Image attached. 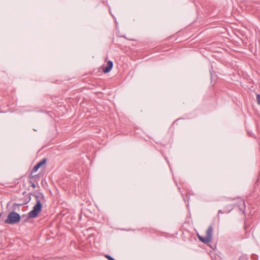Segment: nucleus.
<instances>
[{"instance_id":"6","label":"nucleus","mask_w":260,"mask_h":260,"mask_svg":"<svg viewBox=\"0 0 260 260\" xmlns=\"http://www.w3.org/2000/svg\"><path fill=\"white\" fill-rule=\"evenodd\" d=\"M105 257L109 260H115L113 257L108 254L105 255Z\"/></svg>"},{"instance_id":"1","label":"nucleus","mask_w":260,"mask_h":260,"mask_svg":"<svg viewBox=\"0 0 260 260\" xmlns=\"http://www.w3.org/2000/svg\"><path fill=\"white\" fill-rule=\"evenodd\" d=\"M34 196L36 200V204L34 206L33 209L28 213L29 218H35L38 215L42 208V202L45 201V197L41 192L34 194Z\"/></svg>"},{"instance_id":"4","label":"nucleus","mask_w":260,"mask_h":260,"mask_svg":"<svg viewBox=\"0 0 260 260\" xmlns=\"http://www.w3.org/2000/svg\"><path fill=\"white\" fill-rule=\"evenodd\" d=\"M46 162V159L45 158L43 159L41 161L38 162L37 165H36L32 169L31 173H35L37 172L38 169L43 165H44Z\"/></svg>"},{"instance_id":"9","label":"nucleus","mask_w":260,"mask_h":260,"mask_svg":"<svg viewBox=\"0 0 260 260\" xmlns=\"http://www.w3.org/2000/svg\"><path fill=\"white\" fill-rule=\"evenodd\" d=\"M31 186H32L34 188H36V185H35V183H31Z\"/></svg>"},{"instance_id":"5","label":"nucleus","mask_w":260,"mask_h":260,"mask_svg":"<svg viewBox=\"0 0 260 260\" xmlns=\"http://www.w3.org/2000/svg\"><path fill=\"white\" fill-rule=\"evenodd\" d=\"M113 66V62L111 60H109L107 62V66L103 69V72L104 73H109L112 70Z\"/></svg>"},{"instance_id":"10","label":"nucleus","mask_w":260,"mask_h":260,"mask_svg":"<svg viewBox=\"0 0 260 260\" xmlns=\"http://www.w3.org/2000/svg\"><path fill=\"white\" fill-rule=\"evenodd\" d=\"M218 213H223V212L221 210H219Z\"/></svg>"},{"instance_id":"2","label":"nucleus","mask_w":260,"mask_h":260,"mask_svg":"<svg viewBox=\"0 0 260 260\" xmlns=\"http://www.w3.org/2000/svg\"><path fill=\"white\" fill-rule=\"evenodd\" d=\"M20 220V215L15 212H11L5 222L8 224H14L18 223Z\"/></svg>"},{"instance_id":"7","label":"nucleus","mask_w":260,"mask_h":260,"mask_svg":"<svg viewBox=\"0 0 260 260\" xmlns=\"http://www.w3.org/2000/svg\"><path fill=\"white\" fill-rule=\"evenodd\" d=\"M256 101H257V104L259 105H260V94H256Z\"/></svg>"},{"instance_id":"3","label":"nucleus","mask_w":260,"mask_h":260,"mask_svg":"<svg viewBox=\"0 0 260 260\" xmlns=\"http://www.w3.org/2000/svg\"><path fill=\"white\" fill-rule=\"evenodd\" d=\"M198 238L204 243H208L212 241V236H213V227L212 225H210L208 229L206 231V236L205 237H202L200 236L199 235Z\"/></svg>"},{"instance_id":"11","label":"nucleus","mask_w":260,"mask_h":260,"mask_svg":"<svg viewBox=\"0 0 260 260\" xmlns=\"http://www.w3.org/2000/svg\"><path fill=\"white\" fill-rule=\"evenodd\" d=\"M1 217V213H0V217Z\"/></svg>"},{"instance_id":"8","label":"nucleus","mask_w":260,"mask_h":260,"mask_svg":"<svg viewBox=\"0 0 260 260\" xmlns=\"http://www.w3.org/2000/svg\"><path fill=\"white\" fill-rule=\"evenodd\" d=\"M239 260H248V259L246 257L242 256L240 258Z\"/></svg>"}]
</instances>
